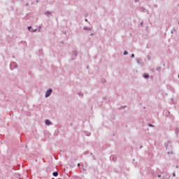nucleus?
Here are the masks:
<instances>
[{
  "label": "nucleus",
  "mask_w": 179,
  "mask_h": 179,
  "mask_svg": "<svg viewBox=\"0 0 179 179\" xmlns=\"http://www.w3.org/2000/svg\"><path fill=\"white\" fill-rule=\"evenodd\" d=\"M51 93H52V90L49 89L45 93V97H50V96H51Z\"/></svg>",
  "instance_id": "obj_1"
},
{
  "label": "nucleus",
  "mask_w": 179,
  "mask_h": 179,
  "mask_svg": "<svg viewBox=\"0 0 179 179\" xmlns=\"http://www.w3.org/2000/svg\"><path fill=\"white\" fill-rule=\"evenodd\" d=\"M45 124H46V125H51V122L48 120H45Z\"/></svg>",
  "instance_id": "obj_2"
},
{
  "label": "nucleus",
  "mask_w": 179,
  "mask_h": 179,
  "mask_svg": "<svg viewBox=\"0 0 179 179\" xmlns=\"http://www.w3.org/2000/svg\"><path fill=\"white\" fill-rule=\"evenodd\" d=\"M52 176H54V177H57L58 176V172H54L52 173Z\"/></svg>",
  "instance_id": "obj_3"
},
{
  "label": "nucleus",
  "mask_w": 179,
  "mask_h": 179,
  "mask_svg": "<svg viewBox=\"0 0 179 179\" xmlns=\"http://www.w3.org/2000/svg\"><path fill=\"white\" fill-rule=\"evenodd\" d=\"M143 77L145 78V79H148L149 78V75L144 74Z\"/></svg>",
  "instance_id": "obj_4"
},
{
  "label": "nucleus",
  "mask_w": 179,
  "mask_h": 179,
  "mask_svg": "<svg viewBox=\"0 0 179 179\" xmlns=\"http://www.w3.org/2000/svg\"><path fill=\"white\" fill-rule=\"evenodd\" d=\"M124 55H128V52L124 51Z\"/></svg>",
  "instance_id": "obj_5"
},
{
  "label": "nucleus",
  "mask_w": 179,
  "mask_h": 179,
  "mask_svg": "<svg viewBox=\"0 0 179 179\" xmlns=\"http://www.w3.org/2000/svg\"><path fill=\"white\" fill-rule=\"evenodd\" d=\"M134 57H135V55L131 54V58H134Z\"/></svg>",
  "instance_id": "obj_6"
},
{
  "label": "nucleus",
  "mask_w": 179,
  "mask_h": 179,
  "mask_svg": "<svg viewBox=\"0 0 179 179\" xmlns=\"http://www.w3.org/2000/svg\"><path fill=\"white\" fill-rule=\"evenodd\" d=\"M160 177H162V175H158V176H157V178H160Z\"/></svg>",
  "instance_id": "obj_7"
},
{
  "label": "nucleus",
  "mask_w": 179,
  "mask_h": 179,
  "mask_svg": "<svg viewBox=\"0 0 179 179\" xmlns=\"http://www.w3.org/2000/svg\"><path fill=\"white\" fill-rule=\"evenodd\" d=\"M31 29V27H28V30H30Z\"/></svg>",
  "instance_id": "obj_8"
},
{
  "label": "nucleus",
  "mask_w": 179,
  "mask_h": 179,
  "mask_svg": "<svg viewBox=\"0 0 179 179\" xmlns=\"http://www.w3.org/2000/svg\"><path fill=\"white\" fill-rule=\"evenodd\" d=\"M78 166L80 167V164H78Z\"/></svg>",
  "instance_id": "obj_9"
},
{
  "label": "nucleus",
  "mask_w": 179,
  "mask_h": 179,
  "mask_svg": "<svg viewBox=\"0 0 179 179\" xmlns=\"http://www.w3.org/2000/svg\"><path fill=\"white\" fill-rule=\"evenodd\" d=\"M149 126H150V127H153V125H152V124H149Z\"/></svg>",
  "instance_id": "obj_10"
},
{
  "label": "nucleus",
  "mask_w": 179,
  "mask_h": 179,
  "mask_svg": "<svg viewBox=\"0 0 179 179\" xmlns=\"http://www.w3.org/2000/svg\"><path fill=\"white\" fill-rule=\"evenodd\" d=\"M173 177H176V173H173Z\"/></svg>",
  "instance_id": "obj_11"
},
{
  "label": "nucleus",
  "mask_w": 179,
  "mask_h": 179,
  "mask_svg": "<svg viewBox=\"0 0 179 179\" xmlns=\"http://www.w3.org/2000/svg\"><path fill=\"white\" fill-rule=\"evenodd\" d=\"M178 24H179V22H178Z\"/></svg>",
  "instance_id": "obj_12"
}]
</instances>
